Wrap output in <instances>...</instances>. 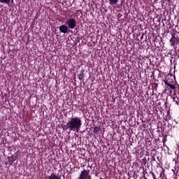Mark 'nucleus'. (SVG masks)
<instances>
[{
  "label": "nucleus",
  "mask_w": 179,
  "mask_h": 179,
  "mask_svg": "<svg viewBox=\"0 0 179 179\" xmlns=\"http://www.w3.org/2000/svg\"><path fill=\"white\" fill-rule=\"evenodd\" d=\"M99 131H100V127H94V134H96Z\"/></svg>",
  "instance_id": "f8f14e48"
},
{
  "label": "nucleus",
  "mask_w": 179,
  "mask_h": 179,
  "mask_svg": "<svg viewBox=\"0 0 179 179\" xmlns=\"http://www.w3.org/2000/svg\"><path fill=\"white\" fill-rule=\"evenodd\" d=\"M20 157V152L17 151L13 155L8 157L9 164L12 166L13 162H15V161H18Z\"/></svg>",
  "instance_id": "39448f33"
},
{
  "label": "nucleus",
  "mask_w": 179,
  "mask_h": 179,
  "mask_svg": "<svg viewBox=\"0 0 179 179\" xmlns=\"http://www.w3.org/2000/svg\"><path fill=\"white\" fill-rule=\"evenodd\" d=\"M49 179H61V176H57L55 173H52L49 177Z\"/></svg>",
  "instance_id": "9b49d317"
},
{
  "label": "nucleus",
  "mask_w": 179,
  "mask_h": 179,
  "mask_svg": "<svg viewBox=\"0 0 179 179\" xmlns=\"http://www.w3.org/2000/svg\"><path fill=\"white\" fill-rule=\"evenodd\" d=\"M69 29V27L66 24H63V25L59 27L60 32L62 33V34H64L68 33Z\"/></svg>",
  "instance_id": "423d86ee"
},
{
  "label": "nucleus",
  "mask_w": 179,
  "mask_h": 179,
  "mask_svg": "<svg viewBox=\"0 0 179 179\" xmlns=\"http://www.w3.org/2000/svg\"><path fill=\"white\" fill-rule=\"evenodd\" d=\"M78 179H92L90 171L86 169H83V171H81L80 173Z\"/></svg>",
  "instance_id": "f03ea898"
},
{
  "label": "nucleus",
  "mask_w": 179,
  "mask_h": 179,
  "mask_svg": "<svg viewBox=\"0 0 179 179\" xmlns=\"http://www.w3.org/2000/svg\"><path fill=\"white\" fill-rule=\"evenodd\" d=\"M170 44L172 47H176L179 44V36L176 33H171Z\"/></svg>",
  "instance_id": "7ed1b4c3"
},
{
  "label": "nucleus",
  "mask_w": 179,
  "mask_h": 179,
  "mask_svg": "<svg viewBox=\"0 0 179 179\" xmlns=\"http://www.w3.org/2000/svg\"><path fill=\"white\" fill-rule=\"evenodd\" d=\"M109 1V5L111 6H116L119 3V0H108Z\"/></svg>",
  "instance_id": "9d476101"
},
{
  "label": "nucleus",
  "mask_w": 179,
  "mask_h": 179,
  "mask_svg": "<svg viewBox=\"0 0 179 179\" xmlns=\"http://www.w3.org/2000/svg\"><path fill=\"white\" fill-rule=\"evenodd\" d=\"M169 3H172L173 0H166Z\"/></svg>",
  "instance_id": "4468645a"
},
{
  "label": "nucleus",
  "mask_w": 179,
  "mask_h": 179,
  "mask_svg": "<svg viewBox=\"0 0 179 179\" xmlns=\"http://www.w3.org/2000/svg\"><path fill=\"white\" fill-rule=\"evenodd\" d=\"M164 85L167 87H169V89L172 90H176V85H173V84H171L168 82V80H163Z\"/></svg>",
  "instance_id": "6e6552de"
},
{
  "label": "nucleus",
  "mask_w": 179,
  "mask_h": 179,
  "mask_svg": "<svg viewBox=\"0 0 179 179\" xmlns=\"http://www.w3.org/2000/svg\"><path fill=\"white\" fill-rule=\"evenodd\" d=\"M77 77L78 78L79 80H83L85 78L84 70L80 71V73H78Z\"/></svg>",
  "instance_id": "1a4fd4ad"
},
{
  "label": "nucleus",
  "mask_w": 179,
  "mask_h": 179,
  "mask_svg": "<svg viewBox=\"0 0 179 179\" xmlns=\"http://www.w3.org/2000/svg\"><path fill=\"white\" fill-rule=\"evenodd\" d=\"M178 91H179V88H178Z\"/></svg>",
  "instance_id": "aec40b11"
},
{
  "label": "nucleus",
  "mask_w": 179,
  "mask_h": 179,
  "mask_svg": "<svg viewBox=\"0 0 179 179\" xmlns=\"http://www.w3.org/2000/svg\"><path fill=\"white\" fill-rule=\"evenodd\" d=\"M83 125V122L80 117H71L70 120L64 125V131H69L68 132L69 134L71 131L78 133L81 127Z\"/></svg>",
  "instance_id": "f257e3e1"
},
{
  "label": "nucleus",
  "mask_w": 179,
  "mask_h": 179,
  "mask_svg": "<svg viewBox=\"0 0 179 179\" xmlns=\"http://www.w3.org/2000/svg\"><path fill=\"white\" fill-rule=\"evenodd\" d=\"M178 34H179V31H178Z\"/></svg>",
  "instance_id": "6ab92c4d"
},
{
  "label": "nucleus",
  "mask_w": 179,
  "mask_h": 179,
  "mask_svg": "<svg viewBox=\"0 0 179 179\" xmlns=\"http://www.w3.org/2000/svg\"><path fill=\"white\" fill-rule=\"evenodd\" d=\"M178 96H179V92H178ZM178 103H179V98H178Z\"/></svg>",
  "instance_id": "a211bd4d"
},
{
  "label": "nucleus",
  "mask_w": 179,
  "mask_h": 179,
  "mask_svg": "<svg viewBox=\"0 0 179 179\" xmlns=\"http://www.w3.org/2000/svg\"><path fill=\"white\" fill-rule=\"evenodd\" d=\"M143 34H142L141 36V39H143Z\"/></svg>",
  "instance_id": "2eb2a0df"
},
{
  "label": "nucleus",
  "mask_w": 179,
  "mask_h": 179,
  "mask_svg": "<svg viewBox=\"0 0 179 179\" xmlns=\"http://www.w3.org/2000/svg\"><path fill=\"white\" fill-rule=\"evenodd\" d=\"M152 161H156V159H155V158H153L152 159Z\"/></svg>",
  "instance_id": "dca6fc26"
},
{
  "label": "nucleus",
  "mask_w": 179,
  "mask_h": 179,
  "mask_svg": "<svg viewBox=\"0 0 179 179\" xmlns=\"http://www.w3.org/2000/svg\"><path fill=\"white\" fill-rule=\"evenodd\" d=\"M171 24H169V29H171Z\"/></svg>",
  "instance_id": "f3484780"
},
{
  "label": "nucleus",
  "mask_w": 179,
  "mask_h": 179,
  "mask_svg": "<svg viewBox=\"0 0 179 179\" xmlns=\"http://www.w3.org/2000/svg\"><path fill=\"white\" fill-rule=\"evenodd\" d=\"M150 173H151V175H152L153 179H157V178H156L155 174L154 172L150 171Z\"/></svg>",
  "instance_id": "ddd939ff"
},
{
  "label": "nucleus",
  "mask_w": 179,
  "mask_h": 179,
  "mask_svg": "<svg viewBox=\"0 0 179 179\" xmlns=\"http://www.w3.org/2000/svg\"><path fill=\"white\" fill-rule=\"evenodd\" d=\"M14 0H0L1 3L7 5L9 7H11L13 5Z\"/></svg>",
  "instance_id": "0eeeda50"
},
{
  "label": "nucleus",
  "mask_w": 179,
  "mask_h": 179,
  "mask_svg": "<svg viewBox=\"0 0 179 179\" xmlns=\"http://www.w3.org/2000/svg\"><path fill=\"white\" fill-rule=\"evenodd\" d=\"M66 24L70 29H74L76 27L77 22L74 18H69L66 20Z\"/></svg>",
  "instance_id": "20e7f679"
}]
</instances>
